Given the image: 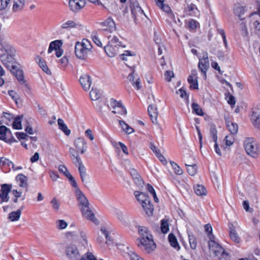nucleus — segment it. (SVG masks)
Masks as SVG:
<instances>
[{"label": "nucleus", "mask_w": 260, "mask_h": 260, "mask_svg": "<svg viewBox=\"0 0 260 260\" xmlns=\"http://www.w3.org/2000/svg\"><path fill=\"white\" fill-rule=\"evenodd\" d=\"M75 194L79 202V207L83 216L95 224H98V220L89 208L88 200L78 186L76 188Z\"/></svg>", "instance_id": "obj_1"}, {"label": "nucleus", "mask_w": 260, "mask_h": 260, "mask_svg": "<svg viewBox=\"0 0 260 260\" xmlns=\"http://www.w3.org/2000/svg\"><path fill=\"white\" fill-rule=\"evenodd\" d=\"M214 239V236H211L208 242L210 252L212 253L214 256L217 257L218 260H229L230 257L229 253L221 245L215 241Z\"/></svg>", "instance_id": "obj_2"}, {"label": "nucleus", "mask_w": 260, "mask_h": 260, "mask_svg": "<svg viewBox=\"0 0 260 260\" xmlns=\"http://www.w3.org/2000/svg\"><path fill=\"white\" fill-rule=\"evenodd\" d=\"M108 38L109 42L108 44L105 46L104 50L109 57H113L117 54L120 47L124 48L125 46L117 36L110 35L108 36Z\"/></svg>", "instance_id": "obj_3"}, {"label": "nucleus", "mask_w": 260, "mask_h": 260, "mask_svg": "<svg viewBox=\"0 0 260 260\" xmlns=\"http://www.w3.org/2000/svg\"><path fill=\"white\" fill-rule=\"evenodd\" d=\"M92 46L91 43L86 39L81 42H77L75 46V53L77 58L85 60L87 58L89 53L91 52Z\"/></svg>", "instance_id": "obj_4"}, {"label": "nucleus", "mask_w": 260, "mask_h": 260, "mask_svg": "<svg viewBox=\"0 0 260 260\" xmlns=\"http://www.w3.org/2000/svg\"><path fill=\"white\" fill-rule=\"evenodd\" d=\"M141 237L137 239V245L140 249L146 253H150L153 251L156 248L152 235L149 233L143 234L140 235Z\"/></svg>", "instance_id": "obj_5"}, {"label": "nucleus", "mask_w": 260, "mask_h": 260, "mask_svg": "<svg viewBox=\"0 0 260 260\" xmlns=\"http://www.w3.org/2000/svg\"><path fill=\"white\" fill-rule=\"evenodd\" d=\"M65 254L70 260H88L86 256L89 257L90 255H93L91 253L88 252L85 255L81 256L78 248L74 244L67 246Z\"/></svg>", "instance_id": "obj_6"}, {"label": "nucleus", "mask_w": 260, "mask_h": 260, "mask_svg": "<svg viewBox=\"0 0 260 260\" xmlns=\"http://www.w3.org/2000/svg\"><path fill=\"white\" fill-rule=\"evenodd\" d=\"M247 153L252 157L256 158L259 153L258 145L252 137L246 138L243 143Z\"/></svg>", "instance_id": "obj_7"}, {"label": "nucleus", "mask_w": 260, "mask_h": 260, "mask_svg": "<svg viewBox=\"0 0 260 260\" xmlns=\"http://www.w3.org/2000/svg\"><path fill=\"white\" fill-rule=\"evenodd\" d=\"M250 121L255 128L260 131V105L257 106L253 109Z\"/></svg>", "instance_id": "obj_8"}, {"label": "nucleus", "mask_w": 260, "mask_h": 260, "mask_svg": "<svg viewBox=\"0 0 260 260\" xmlns=\"http://www.w3.org/2000/svg\"><path fill=\"white\" fill-rule=\"evenodd\" d=\"M110 104L114 109V110L112 111L113 113H118L121 115L126 114V110L120 101H117L116 100L111 99L110 100Z\"/></svg>", "instance_id": "obj_9"}, {"label": "nucleus", "mask_w": 260, "mask_h": 260, "mask_svg": "<svg viewBox=\"0 0 260 260\" xmlns=\"http://www.w3.org/2000/svg\"><path fill=\"white\" fill-rule=\"evenodd\" d=\"M198 67L199 70L204 74L205 77H206V72L209 68V61L207 52L203 53L202 58L199 59Z\"/></svg>", "instance_id": "obj_10"}, {"label": "nucleus", "mask_w": 260, "mask_h": 260, "mask_svg": "<svg viewBox=\"0 0 260 260\" xmlns=\"http://www.w3.org/2000/svg\"><path fill=\"white\" fill-rule=\"evenodd\" d=\"M11 52L9 54L7 51L6 54H4L1 56V59L4 65L8 69H11L12 65H15V58L13 52L10 50Z\"/></svg>", "instance_id": "obj_11"}, {"label": "nucleus", "mask_w": 260, "mask_h": 260, "mask_svg": "<svg viewBox=\"0 0 260 260\" xmlns=\"http://www.w3.org/2000/svg\"><path fill=\"white\" fill-rule=\"evenodd\" d=\"M74 144L77 151H79L80 153L83 154L86 151L87 146L84 138H77L75 140Z\"/></svg>", "instance_id": "obj_12"}, {"label": "nucleus", "mask_w": 260, "mask_h": 260, "mask_svg": "<svg viewBox=\"0 0 260 260\" xmlns=\"http://www.w3.org/2000/svg\"><path fill=\"white\" fill-rule=\"evenodd\" d=\"M69 5L71 10L76 12L85 6V2L84 0H70Z\"/></svg>", "instance_id": "obj_13"}, {"label": "nucleus", "mask_w": 260, "mask_h": 260, "mask_svg": "<svg viewBox=\"0 0 260 260\" xmlns=\"http://www.w3.org/2000/svg\"><path fill=\"white\" fill-rule=\"evenodd\" d=\"M101 231L107 240L105 241V239L102 236H99L97 238L98 242L102 245H103L104 243L107 245L112 243L111 238L109 236V232L106 230V228L102 227L101 229Z\"/></svg>", "instance_id": "obj_14"}, {"label": "nucleus", "mask_w": 260, "mask_h": 260, "mask_svg": "<svg viewBox=\"0 0 260 260\" xmlns=\"http://www.w3.org/2000/svg\"><path fill=\"white\" fill-rule=\"evenodd\" d=\"M12 185L8 184H4L2 185L0 191V198L2 202H8L9 198L8 194L10 192Z\"/></svg>", "instance_id": "obj_15"}, {"label": "nucleus", "mask_w": 260, "mask_h": 260, "mask_svg": "<svg viewBox=\"0 0 260 260\" xmlns=\"http://www.w3.org/2000/svg\"><path fill=\"white\" fill-rule=\"evenodd\" d=\"M101 25L104 27V30L110 32L116 30V24L113 19L109 17L105 21L101 23Z\"/></svg>", "instance_id": "obj_16"}, {"label": "nucleus", "mask_w": 260, "mask_h": 260, "mask_svg": "<svg viewBox=\"0 0 260 260\" xmlns=\"http://www.w3.org/2000/svg\"><path fill=\"white\" fill-rule=\"evenodd\" d=\"M58 171L59 172L63 174V175L69 179L71 185L75 188H77V184L74 178L68 171L67 168L64 165H60L58 167Z\"/></svg>", "instance_id": "obj_17"}, {"label": "nucleus", "mask_w": 260, "mask_h": 260, "mask_svg": "<svg viewBox=\"0 0 260 260\" xmlns=\"http://www.w3.org/2000/svg\"><path fill=\"white\" fill-rule=\"evenodd\" d=\"M184 13L191 16L198 17L200 15V11L197 6L192 3L187 4L184 8Z\"/></svg>", "instance_id": "obj_18"}, {"label": "nucleus", "mask_w": 260, "mask_h": 260, "mask_svg": "<svg viewBox=\"0 0 260 260\" xmlns=\"http://www.w3.org/2000/svg\"><path fill=\"white\" fill-rule=\"evenodd\" d=\"M12 74L17 78L21 84H24L23 73L22 70H20L16 65H12L9 69Z\"/></svg>", "instance_id": "obj_19"}, {"label": "nucleus", "mask_w": 260, "mask_h": 260, "mask_svg": "<svg viewBox=\"0 0 260 260\" xmlns=\"http://www.w3.org/2000/svg\"><path fill=\"white\" fill-rule=\"evenodd\" d=\"M79 81L84 90H88L90 89L91 84V79L89 75L84 74L81 76Z\"/></svg>", "instance_id": "obj_20"}, {"label": "nucleus", "mask_w": 260, "mask_h": 260, "mask_svg": "<svg viewBox=\"0 0 260 260\" xmlns=\"http://www.w3.org/2000/svg\"><path fill=\"white\" fill-rule=\"evenodd\" d=\"M188 82L190 84L191 88L197 89H198V83L197 81V72L196 70H193L191 72V74L188 77Z\"/></svg>", "instance_id": "obj_21"}, {"label": "nucleus", "mask_w": 260, "mask_h": 260, "mask_svg": "<svg viewBox=\"0 0 260 260\" xmlns=\"http://www.w3.org/2000/svg\"><path fill=\"white\" fill-rule=\"evenodd\" d=\"M10 130L4 125L0 126V139L6 142L9 141V137H11Z\"/></svg>", "instance_id": "obj_22"}, {"label": "nucleus", "mask_w": 260, "mask_h": 260, "mask_svg": "<svg viewBox=\"0 0 260 260\" xmlns=\"http://www.w3.org/2000/svg\"><path fill=\"white\" fill-rule=\"evenodd\" d=\"M148 113L152 122L153 123H156L158 112L155 106L150 105L148 107Z\"/></svg>", "instance_id": "obj_23"}, {"label": "nucleus", "mask_w": 260, "mask_h": 260, "mask_svg": "<svg viewBox=\"0 0 260 260\" xmlns=\"http://www.w3.org/2000/svg\"><path fill=\"white\" fill-rule=\"evenodd\" d=\"M134 195L137 200L143 205L144 203L147 201H150L148 196L145 193L140 192L139 191H135L134 192Z\"/></svg>", "instance_id": "obj_24"}, {"label": "nucleus", "mask_w": 260, "mask_h": 260, "mask_svg": "<svg viewBox=\"0 0 260 260\" xmlns=\"http://www.w3.org/2000/svg\"><path fill=\"white\" fill-rule=\"evenodd\" d=\"M154 1L157 6L160 8L161 10L168 14L170 13L172 18L174 17L170 7L168 5L164 4V0H154Z\"/></svg>", "instance_id": "obj_25"}, {"label": "nucleus", "mask_w": 260, "mask_h": 260, "mask_svg": "<svg viewBox=\"0 0 260 260\" xmlns=\"http://www.w3.org/2000/svg\"><path fill=\"white\" fill-rule=\"evenodd\" d=\"M226 127L231 132V135H236L238 131V125L237 123L232 122L228 118H225Z\"/></svg>", "instance_id": "obj_26"}, {"label": "nucleus", "mask_w": 260, "mask_h": 260, "mask_svg": "<svg viewBox=\"0 0 260 260\" xmlns=\"http://www.w3.org/2000/svg\"><path fill=\"white\" fill-rule=\"evenodd\" d=\"M25 0H13L12 12L17 13L21 11L24 7Z\"/></svg>", "instance_id": "obj_27"}, {"label": "nucleus", "mask_w": 260, "mask_h": 260, "mask_svg": "<svg viewBox=\"0 0 260 260\" xmlns=\"http://www.w3.org/2000/svg\"><path fill=\"white\" fill-rule=\"evenodd\" d=\"M131 12L136 22L139 18H142L143 15H145L141 7H132Z\"/></svg>", "instance_id": "obj_28"}, {"label": "nucleus", "mask_w": 260, "mask_h": 260, "mask_svg": "<svg viewBox=\"0 0 260 260\" xmlns=\"http://www.w3.org/2000/svg\"><path fill=\"white\" fill-rule=\"evenodd\" d=\"M142 206L147 216H150L153 215L154 208L153 205L151 203L150 201H149L148 202L147 201L146 203L143 204Z\"/></svg>", "instance_id": "obj_29"}, {"label": "nucleus", "mask_w": 260, "mask_h": 260, "mask_svg": "<svg viewBox=\"0 0 260 260\" xmlns=\"http://www.w3.org/2000/svg\"><path fill=\"white\" fill-rule=\"evenodd\" d=\"M62 45V42L61 40H57L51 42L50 43L49 47L48 50V53H50L53 50H56L60 48Z\"/></svg>", "instance_id": "obj_30"}, {"label": "nucleus", "mask_w": 260, "mask_h": 260, "mask_svg": "<svg viewBox=\"0 0 260 260\" xmlns=\"http://www.w3.org/2000/svg\"><path fill=\"white\" fill-rule=\"evenodd\" d=\"M37 61L38 62V63L39 64L40 68L43 70L44 72H45L46 73H47L48 75H50L51 73V71L48 69L46 62L45 60L42 59L41 57L38 56L37 58Z\"/></svg>", "instance_id": "obj_31"}, {"label": "nucleus", "mask_w": 260, "mask_h": 260, "mask_svg": "<svg viewBox=\"0 0 260 260\" xmlns=\"http://www.w3.org/2000/svg\"><path fill=\"white\" fill-rule=\"evenodd\" d=\"M16 179L19 182V186L21 187H26L27 186V178L22 174H18Z\"/></svg>", "instance_id": "obj_32"}, {"label": "nucleus", "mask_w": 260, "mask_h": 260, "mask_svg": "<svg viewBox=\"0 0 260 260\" xmlns=\"http://www.w3.org/2000/svg\"><path fill=\"white\" fill-rule=\"evenodd\" d=\"M57 122L59 129L62 131L66 135H70L71 131L68 128L67 125L64 123L63 120L62 119L59 118Z\"/></svg>", "instance_id": "obj_33"}, {"label": "nucleus", "mask_w": 260, "mask_h": 260, "mask_svg": "<svg viewBox=\"0 0 260 260\" xmlns=\"http://www.w3.org/2000/svg\"><path fill=\"white\" fill-rule=\"evenodd\" d=\"M194 192L198 196H205L206 194L207 190L203 185L196 184L194 186Z\"/></svg>", "instance_id": "obj_34"}, {"label": "nucleus", "mask_w": 260, "mask_h": 260, "mask_svg": "<svg viewBox=\"0 0 260 260\" xmlns=\"http://www.w3.org/2000/svg\"><path fill=\"white\" fill-rule=\"evenodd\" d=\"M188 236L190 248L193 250L196 249L197 245L196 236L191 232H188Z\"/></svg>", "instance_id": "obj_35"}, {"label": "nucleus", "mask_w": 260, "mask_h": 260, "mask_svg": "<svg viewBox=\"0 0 260 260\" xmlns=\"http://www.w3.org/2000/svg\"><path fill=\"white\" fill-rule=\"evenodd\" d=\"M21 214V210L18 209L16 211H13L9 214L8 218L11 221H17L19 220Z\"/></svg>", "instance_id": "obj_36"}, {"label": "nucleus", "mask_w": 260, "mask_h": 260, "mask_svg": "<svg viewBox=\"0 0 260 260\" xmlns=\"http://www.w3.org/2000/svg\"><path fill=\"white\" fill-rule=\"evenodd\" d=\"M168 240L172 247L177 248V250H179L180 246L178 244L177 238L174 234L172 233L170 234L168 236Z\"/></svg>", "instance_id": "obj_37"}, {"label": "nucleus", "mask_w": 260, "mask_h": 260, "mask_svg": "<svg viewBox=\"0 0 260 260\" xmlns=\"http://www.w3.org/2000/svg\"><path fill=\"white\" fill-rule=\"evenodd\" d=\"M244 8L240 5H237L234 8V13L237 15L241 20L244 19L242 15L244 14Z\"/></svg>", "instance_id": "obj_38"}, {"label": "nucleus", "mask_w": 260, "mask_h": 260, "mask_svg": "<svg viewBox=\"0 0 260 260\" xmlns=\"http://www.w3.org/2000/svg\"><path fill=\"white\" fill-rule=\"evenodd\" d=\"M230 236L231 239L236 243H239L240 241V238L235 230L233 225H232V226L230 227Z\"/></svg>", "instance_id": "obj_39"}, {"label": "nucleus", "mask_w": 260, "mask_h": 260, "mask_svg": "<svg viewBox=\"0 0 260 260\" xmlns=\"http://www.w3.org/2000/svg\"><path fill=\"white\" fill-rule=\"evenodd\" d=\"M134 72L129 74L128 76V79L129 81L132 83V85L135 87L137 89L139 90L141 88L140 79L138 78L136 80L134 81V77L133 75Z\"/></svg>", "instance_id": "obj_40"}, {"label": "nucleus", "mask_w": 260, "mask_h": 260, "mask_svg": "<svg viewBox=\"0 0 260 260\" xmlns=\"http://www.w3.org/2000/svg\"><path fill=\"white\" fill-rule=\"evenodd\" d=\"M188 173L191 176H194L197 172L198 167L197 165H188L185 164Z\"/></svg>", "instance_id": "obj_41"}, {"label": "nucleus", "mask_w": 260, "mask_h": 260, "mask_svg": "<svg viewBox=\"0 0 260 260\" xmlns=\"http://www.w3.org/2000/svg\"><path fill=\"white\" fill-rule=\"evenodd\" d=\"M23 117V115L17 116L13 122V127L16 129L22 128L21 119Z\"/></svg>", "instance_id": "obj_42"}, {"label": "nucleus", "mask_w": 260, "mask_h": 260, "mask_svg": "<svg viewBox=\"0 0 260 260\" xmlns=\"http://www.w3.org/2000/svg\"><path fill=\"white\" fill-rule=\"evenodd\" d=\"M77 24L76 23L72 20H69L63 23L61 26V28L69 29L72 28L77 27Z\"/></svg>", "instance_id": "obj_43"}, {"label": "nucleus", "mask_w": 260, "mask_h": 260, "mask_svg": "<svg viewBox=\"0 0 260 260\" xmlns=\"http://www.w3.org/2000/svg\"><path fill=\"white\" fill-rule=\"evenodd\" d=\"M5 166H8V167L12 166V168L14 169V164L12 161L4 157H0V167Z\"/></svg>", "instance_id": "obj_44"}, {"label": "nucleus", "mask_w": 260, "mask_h": 260, "mask_svg": "<svg viewBox=\"0 0 260 260\" xmlns=\"http://www.w3.org/2000/svg\"><path fill=\"white\" fill-rule=\"evenodd\" d=\"M89 95L92 100L96 101L100 98L101 93L99 90L92 88L89 92Z\"/></svg>", "instance_id": "obj_45"}, {"label": "nucleus", "mask_w": 260, "mask_h": 260, "mask_svg": "<svg viewBox=\"0 0 260 260\" xmlns=\"http://www.w3.org/2000/svg\"><path fill=\"white\" fill-rule=\"evenodd\" d=\"M193 111L198 115L202 116L204 115L203 112L200 106L195 103L191 105Z\"/></svg>", "instance_id": "obj_46"}, {"label": "nucleus", "mask_w": 260, "mask_h": 260, "mask_svg": "<svg viewBox=\"0 0 260 260\" xmlns=\"http://www.w3.org/2000/svg\"><path fill=\"white\" fill-rule=\"evenodd\" d=\"M170 163L176 174L181 175L183 174V170L174 161H170Z\"/></svg>", "instance_id": "obj_47"}, {"label": "nucleus", "mask_w": 260, "mask_h": 260, "mask_svg": "<svg viewBox=\"0 0 260 260\" xmlns=\"http://www.w3.org/2000/svg\"><path fill=\"white\" fill-rule=\"evenodd\" d=\"M160 229L161 232L164 234H166L168 232L169 229L167 220L164 219L161 220Z\"/></svg>", "instance_id": "obj_48"}, {"label": "nucleus", "mask_w": 260, "mask_h": 260, "mask_svg": "<svg viewBox=\"0 0 260 260\" xmlns=\"http://www.w3.org/2000/svg\"><path fill=\"white\" fill-rule=\"evenodd\" d=\"M224 140L225 141V144L226 146H230L232 145L233 144L234 141H235V138H234V136L233 135H227Z\"/></svg>", "instance_id": "obj_49"}, {"label": "nucleus", "mask_w": 260, "mask_h": 260, "mask_svg": "<svg viewBox=\"0 0 260 260\" xmlns=\"http://www.w3.org/2000/svg\"><path fill=\"white\" fill-rule=\"evenodd\" d=\"M217 132L215 125L212 126L210 128V135L214 142L217 141Z\"/></svg>", "instance_id": "obj_50"}, {"label": "nucleus", "mask_w": 260, "mask_h": 260, "mask_svg": "<svg viewBox=\"0 0 260 260\" xmlns=\"http://www.w3.org/2000/svg\"><path fill=\"white\" fill-rule=\"evenodd\" d=\"M68 62V59L66 56H63L62 58L60 59L58 62L60 67L63 69H64L67 66Z\"/></svg>", "instance_id": "obj_51"}, {"label": "nucleus", "mask_w": 260, "mask_h": 260, "mask_svg": "<svg viewBox=\"0 0 260 260\" xmlns=\"http://www.w3.org/2000/svg\"><path fill=\"white\" fill-rule=\"evenodd\" d=\"M57 228L59 230L64 229L67 226V223L63 220H58L56 222Z\"/></svg>", "instance_id": "obj_52"}, {"label": "nucleus", "mask_w": 260, "mask_h": 260, "mask_svg": "<svg viewBox=\"0 0 260 260\" xmlns=\"http://www.w3.org/2000/svg\"><path fill=\"white\" fill-rule=\"evenodd\" d=\"M10 1L11 0H0V11L6 9Z\"/></svg>", "instance_id": "obj_53"}, {"label": "nucleus", "mask_w": 260, "mask_h": 260, "mask_svg": "<svg viewBox=\"0 0 260 260\" xmlns=\"http://www.w3.org/2000/svg\"><path fill=\"white\" fill-rule=\"evenodd\" d=\"M128 256L131 260H145L143 258L140 257L136 253L132 251L128 253Z\"/></svg>", "instance_id": "obj_54"}, {"label": "nucleus", "mask_w": 260, "mask_h": 260, "mask_svg": "<svg viewBox=\"0 0 260 260\" xmlns=\"http://www.w3.org/2000/svg\"><path fill=\"white\" fill-rule=\"evenodd\" d=\"M51 204H52V208L54 210H55L56 211H58L59 209L60 204L55 198H53V199L51 201Z\"/></svg>", "instance_id": "obj_55"}, {"label": "nucleus", "mask_w": 260, "mask_h": 260, "mask_svg": "<svg viewBox=\"0 0 260 260\" xmlns=\"http://www.w3.org/2000/svg\"><path fill=\"white\" fill-rule=\"evenodd\" d=\"M165 79L168 82H170L171 81L172 78L174 77V74L173 71H167L165 73Z\"/></svg>", "instance_id": "obj_56"}, {"label": "nucleus", "mask_w": 260, "mask_h": 260, "mask_svg": "<svg viewBox=\"0 0 260 260\" xmlns=\"http://www.w3.org/2000/svg\"><path fill=\"white\" fill-rule=\"evenodd\" d=\"M241 30L242 35L244 37H247L248 35V31L246 25L245 23H242L241 24Z\"/></svg>", "instance_id": "obj_57"}, {"label": "nucleus", "mask_w": 260, "mask_h": 260, "mask_svg": "<svg viewBox=\"0 0 260 260\" xmlns=\"http://www.w3.org/2000/svg\"><path fill=\"white\" fill-rule=\"evenodd\" d=\"M198 23L193 19L189 20L188 26L191 29H196L197 28Z\"/></svg>", "instance_id": "obj_58"}, {"label": "nucleus", "mask_w": 260, "mask_h": 260, "mask_svg": "<svg viewBox=\"0 0 260 260\" xmlns=\"http://www.w3.org/2000/svg\"><path fill=\"white\" fill-rule=\"evenodd\" d=\"M135 184L139 187H142L144 185V182L142 180L141 176L137 177V178H135L133 179Z\"/></svg>", "instance_id": "obj_59"}, {"label": "nucleus", "mask_w": 260, "mask_h": 260, "mask_svg": "<svg viewBox=\"0 0 260 260\" xmlns=\"http://www.w3.org/2000/svg\"><path fill=\"white\" fill-rule=\"evenodd\" d=\"M121 55L122 56V59L123 60H127L133 56L131 52L128 50L125 51L124 53Z\"/></svg>", "instance_id": "obj_60"}, {"label": "nucleus", "mask_w": 260, "mask_h": 260, "mask_svg": "<svg viewBox=\"0 0 260 260\" xmlns=\"http://www.w3.org/2000/svg\"><path fill=\"white\" fill-rule=\"evenodd\" d=\"M16 137L19 140L26 139V138H28L29 136L24 133L17 132L15 134Z\"/></svg>", "instance_id": "obj_61"}, {"label": "nucleus", "mask_w": 260, "mask_h": 260, "mask_svg": "<svg viewBox=\"0 0 260 260\" xmlns=\"http://www.w3.org/2000/svg\"><path fill=\"white\" fill-rule=\"evenodd\" d=\"M73 162L77 167L83 164L82 160L78 154L76 155V158L74 160H73Z\"/></svg>", "instance_id": "obj_62"}, {"label": "nucleus", "mask_w": 260, "mask_h": 260, "mask_svg": "<svg viewBox=\"0 0 260 260\" xmlns=\"http://www.w3.org/2000/svg\"><path fill=\"white\" fill-rule=\"evenodd\" d=\"M150 147L151 150L155 153L156 156L161 153L159 149H158V148L156 147L153 144L151 143Z\"/></svg>", "instance_id": "obj_63"}, {"label": "nucleus", "mask_w": 260, "mask_h": 260, "mask_svg": "<svg viewBox=\"0 0 260 260\" xmlns=\"http://www.w3.org/2000/svg\"><path fill=\"white\" fill-rule=\"evenodd\" d=\"M148 229L146 226H139L138 228V232L140 235H143V234H147V232H148Z\"/></svg>", "instance_id": "obj_64"}]
</instances>
